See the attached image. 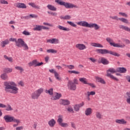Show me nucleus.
<instances>
[{"instance_id":"f257e3e1","label":"nucleus","mask_w":130,"mask_h":130,"mask_svg":"<svg viewBox=\"0 0 130 130\" xmlns=\"http://www.w3.org/2000/svg\"><path fill=\"white\" fill-rule=\"evenodd\" d=\"M4 85L5 86V91L6 93H10L14 95L19 93V88L17 87V84L14 81H5Z\"/></svg>"},{"instance_id":"f03ea898","label":"nucleus","mask_w":130,"mask_h":130,"mask_svg":"<svg viewBox=\"0 0 130 130\" xmlns=\"http://www.w3.org/2000/svg\"><path fill=\"white\" fill-rule=\"evenodd\" d=\"M77 25L79 26H81L82 27H85L86 28H93L94 30H99L100 29V26L96 23H88L86 21H81L77 23Z\"/></svg>"},{"instance_id":"7ed1b4c3","label":"nucleus","mask_w":130,"mask_h":130,"mask_svg":"<svg viewBox=\"0 0 130 130\" xmlns=\"http://www.w3.org/2000/svg\"><path fill=\"white\" fill-rule=\"evenodd\" d=\"M96 52H97V53H101V54H107L109 53V54H111L112 55H114V56H117L118 57L120 56V54L115 52L109 51L105 49H97L96 50Z\"/></svg>"},{"instance_id":"20e7f679","label":"nucleus","mask_w":130,"mask_h":130,"mask_svg":"<svg viewBox=\"0 0 130 130\" xmlns=\"http://www.w3.org/2000/svg\"><path fill=\"white\" fill-rule=\"evenodd\" d=\"M16 46L17 47H19V48H21L23 47L24 50H28L29 49V47L28 45L24 41L23 39L19 38L16 41V43L15 44Z\"/></svg>"},{"instance_id":"39448f33","label":"nucleus","mask_w":130,"mask_h":130,"mask_svg":"<svg viewBox=\"0 0 130 130\" xmlns=\"http://www.w3.org/2000/svg\"><path fill=\"white\" fill-rule=\"evenodd\" d=\"M55 2L60 6H64V7L66 8V9H73V8H78V6L74 4H72L69 3H66L62 0H55Z\"/></svg>"},{"instance_id":"423d86ee","label":"nucleus","mask_w":130,"mask_h":130,"mask_svg":"<svg viewBox=\"0 0 130 130\" xmlns=\"http://www.w3.org/2000/svg\"><path fill=\"white\" fill-rule=\"evenodd\" d=\"M43 91H44L43 88H39L30 94V98H31V99L33 100H37L40 96V95L43 93Z\"/></svg>"},{"instance_id":"0eeeda50","label":"nucleus","mask_w":130,"mask_h":130,"mask_svg":"<svg viewBox=\"0 0 130 130\" xmlns=\"http://www.w3.org/2000/svg\"><path fill=\"white\" fill-rule=\"evenodd\" d=\"M4 119L6 122H15V123H21V120L19 119H16L14 116L11 115H5L4 116Z\"/></svg>"},{"instance_id":"6e6552de","label":"nucleus","mask_w":130,"mask_h":130,"mask_svg":"<svg viewBox=\"0 0 130 130\" xmlns=\"http://www.w3.org/2000/svg\"><path fill=\"white\" fill-rule=\"evenodd\" d=\"M106 40L107 42H108V43H109L111 46H113L114 47H120V48H123V47H125V45L124 44L115 43L113 42V40L110 38H106Z\"/></svg>"},{"instance_id":"1a4fd4ad","label":"nucleus","mask_w":130,"mask_h":130,"mask_svg":"<svg viewBox=\"0 0 130 130\" xmlns=\"http://www.w3.org/2000/svg\"><path fill=\"white\" fill-rule=\"evenodd\" d=\"M57 122L58 123V124L62 127H68V126H69V124L68 123L63 122V115H59L58 116Z\"/></svg>"},{"instance_id":"9d476101","label":"nucleus","mask_w":130,"mask_h":130,"mask_svg":"<svg viewBox=\"0 0 130 130\" xmlns=\"http://www.w3.org/2000/svg\"><path fill=\"white\" fill-rule=\"evenodd\" d=\"M117 72V70H115V69L113 68H110L109 70L107 71V77H109L112 80H114L115 81H118V79L114 77L113 75H111V74H114Z\"/></svg>"},{"instance_id":"9b49d317","label":"nucleus","mask_w":130,"mask_h":130,"mask_svg":"<svg viewBox=\"0 0 130 130\" xmlns=\"http://www.w3.org/2000/svg\"><path fill=\"white\" fill-rule=\"evenodd\" d=\"M110 18L112 20H116V21H120V22H122V23H124V24H129V22L128 21V20L123 17L118 18L117 16H110Z\"/></svg>"},{"instance_id":"f8f14e48","label":"nucleus","mask_w":130,"mask_h":130,"mask_svg":"<svg viewBox=\"0 0 130 130\" xmlns=\"http://www.w3.org/2000/svg\"><path fill=\"white\" fill-rule=\"evenodd\" d=\"M43 64V62H39L37 59H34L32 61L28 63L29 67H40Z\"/></svg>"},{"instance_id":"ddd939ff","label":"nucleus","mask_w":130,"mask_h":130,"mask_svg":"<svg viewBox=\"0 0 130 130\" xmlns=\"http://www.w3.org/2000/svg\"><path fill=\"white\" fill-rule=\"evenodd\" d=\"M67 87L69 90H71L72 91H76V90H77V85L72 81H68Z\"/></svg>"},{"instance_id":"4468645a","label":"nucleus","mask_w":130,"mask_h":130,"mask_svg":"<svg viewBox=\"0 0 130 130\" xmlns=\"http://www.w3.org/2000/svg\"><path fill=\"white\" fill-rule=\"evenodd\" d=\"M61 98V93H57V92H54L51 98V100H53V101H55L56 100H58L60 98Z\"/></svg>"},{"instance_id":"2eb2a0df","label":"nucleus","mask_w":130,"mask_h":130,"mask_svg":"<svg viewBox=\"0 0 130 130\" xmlns=\"http://www.w3.org/2000/svg\"><path fill=\"white\" fill-rule=\"evenodd\" d=\"M75 47L76 48H77V49H78V50H85V49H87V46L86 45H85V44H81V43H78L77 44L75 45Z\"/></svg>"},{"instance_id":"dca6fc26","label":"nucleus","mask_w":130,"mask_h":130,"mask_svg":"<svg viewBox=\"0 0 130 130\" xmlns=\"http://www.w3.org/2000/svg\"><path fill=\"white\" fill-rule=\"evenodd\" d=\"M14 6L18 9H27V6L22 3H16L14 4Z\"/></svg>"},{"instance_id":"f3484780","label":"nucleus","mask_w":130,"mask_h":130,"mask_svg":"<svg viewBox=\"0 0 130 130\" xmlns=\"http://www.w3.org/2000/svg\"><path fill=\"white\" fill-rule=\"evenodd\" d=\"M47 43H51V44H58L59 40L56 38H53L47 40Z\"/></svg>"},{"instance_id":"a211bd4d","label":"nucleus","mask_w":130,"mask_h":130,"mask_svg":"<svg viewBox=\"0 0 130 130\" xmlns=\"http://www.w3.org/2000/svg\"><path fill=\"white\" fill-rule=\"evenodd\" d=\"M99 63H103V64H108L109 63V61L104 57H101L98 60Z\"/></svg>"},{"instance_id":"6ab92c4d","label":"nucleus","mask_w":130,"mask_h":130,"mask_svg":"<svg viewBox=\"0 0 130 130\" xmlns=\"http://www.w3.org/2000/svg\"><path fill=\"white\" fill-rule=\"evenodd\" d=\"M84 105H85V103H84V102H82L81 103L78 105H75L74 106L75 111H76L77 112H79V111H80V108L83 107Z\"/></svg>"},{"instance_id":"aec40b11","label":"nucleus","mask_w":130,"mask_h":130,"mask_svg":"<svg viewBox=\"0 0 130 130\" xmlns=\"http://www.w3.org/2000/svg\"><path fill=\"white\" fill-rule=\"evenodd\" d=\"M48 124L50 127H54L55 124H56V121L54 119H51L48 121Z\"/></svg>"},{"instance_id":"412c9836","label":"nucleus","mask_w":130,"mask_h":130,"mask_svg":"<svg viewBox=\"0 0 130 130\" xmlns=\"http://www.w3.org/2000/svg\"><path fill=\"white\" fill-rule=\"evenodd\" d=\"M119 29L121 30H124V31H126V32H129L130 33V28L123 25H120L119 26Z\"/></svg>"},{"instance_id":"4be33fe9","label":"nucleus","mask_w":130,"mask_h":130,"mask_svg":"<svg viewBox=\"0 0 130 130\" xmlns=\"http://www.w3.org/2000/svg\"><path fill=\"white\" fill-rule=\"evenodd\" d=\"M115 123H118L119 124H126L127 122H126V120H125L124 119H116Z\"/></svg>"},{"instance_id":"5701e85b","label":"nucleus","mask_w":130,"mask_h":130,"mask_svg":"<svg viewBox=\"0 0 130 130\" xmlns=\"http://www.w3.org/2000/svg\"><path fill=\"white\" fill-rule=\"evenodd\" d=\"M28 5L34 9H36V10H40V6L37 5L35 3L31 2L28 3Z\"/></svg>"},{"instance_id":"b1692460","label":"nucleus","mask_w":130,"mask_h":130,"mask_svg":"<svg viewBox=\"0 0 130 130\" xmlns=\"http://www.w3.org/2000/svg\"><path fill=\"white\" fill-rule=\"evenodd\" d=\"M95 79L96 81H97V82H98L99 83H101V84H106V82H105V81L104 79H103L101 77L95 76Z\"/></svg>"},{"instance_id":"393cba45","label":"nucleus","mask_w":130,"mask_h":130,"mask_svg":"<svg viewBox=\"0 0 130 130\" xmlns=\"http://www.w3.org/2000/svg\"><path fill=\"white\" fill-rule=\"evenodd\" d=\"M90 45L93 47H99L100 48H103V45L97 43H90Z\"/></svg>"},{"instance_id":"a878e982","label":"nucleus","mask_w":130,"mask_h":130,"mask_svg":"<svg viewBox=\"0 0 130 130\" xmlns=\"http://www.w3.org/2000/svg\"><path fill=\"white\" fill-rule=\"evenodd\" d=\"M85 114L86 116H89L92 114V108H86L85 111Z\"/></svg>"},{"instance_id":"bb28decb","label":"nucleus","mask_w":130,"mask_h":130,"mask_svg":"<svg viewBox=\"0 0 130 130\" xmlns=\"http://www.w3.org/2000/svg\"><path fill=\"white\" fill-rule=\"evenodd\" d=\"M0 77L2 80H3L4 81H8V80H9V76L7 73H3L1 74Z\"/></svg>"},{"instance_id":"cd10ccee","label":"nucleus","mask_w":130,"mask_h":130,"mask_svg":"<svg viewBox=\"0 0 130 130\" xmlns=\"http://www.w3.org/2000/svg\"><path fill=\"white\" fill-rule=\"evenodd\" d=\"M117 72H118V73H120L121 74H124L126 73V69L123 67L118 68L117 69Z\"/></svg>"},{"instance_id":"c85d7f7f","label":"nucleus","mask_w":130,"mask_h":130,"mask_svg":"<svg viewBox=\"0 0 130 130\" xmlns=\"http://www.w3.org/2000/svg\"><path fill=\"white\" fill-rule=\"evenodd\" d=\"M57 28H58L59 30H61L62 31H66L67 32L71 30L69 27H66L61 25H58Z\"/></svg>"},{"instance_id":"c756f323","label":"nucleus","mask_w":130,"mask_h":130,"mask_svg":"<svg viewBox=\"0 0 130 130\" xmlns=\"http://www.w3.org/2000/svg\"><path fill=\"white\" fill-rule=\"evenodd\" d=\"M9 43H10V41H9L8 39H6L1 42V46L4 48V47H6V45H8Z\"/></svg>"},{"instance_id":"7c9ffc66","label":"nucleus","mask_w":130,"mask_h":130,"mask_svg":"<svg viewBox=\"0 0 130 130\" xmlns=\"http://www.w3.org/2000/svg\"><path fill=\"white\" fill-rule=\"evenodd\" d=\"M60 104H61L62 105H69V104H70V101L67 100L61 99L60 100Z\"/></svg>"},{"instance_id":"2f4dec72","label":"nucleus","mask_w":130,"mask_h":130,"mask_svg":"<svg viewBox=\"0 0 130 130\" xmlns=\"http://www.w3.org/2000/svg\"><path fill=\"white\" fill-rule=\"evenodd\" d=\"M60 19L61 20H71L72 19V16L71 15H67L65 16H61Z\"/></svg>"},{"instance_id":"473e14b6","label":"nucleus","mask_w":130,"mask_h":130,"mask_svg":"<svg viewBox=\"0 0 130 130\" xmlns=\"http://www.w3.org/2000/svg\"><path fill=\"white\" fill-rule=\"evenodd\" d=\"M95 116L98 119H102L103 118V115H102V113L100 112H96Z\"/></svg>"},{"instance_id":"72a5a7b5","label":"nucleus","mask_w":130,"mask_h":130,"mask_svg":"<svg viewBox=\"0 0 130 130\" xmlns=\"http://www.w3.org/2000/svg\"><path fill=\"white\" fill-rule=\"evenodd\" d=\"M79 81L81 83H83V84H85V85H87L88 83L87 79L85 78H79Z\"/></svg>"},{"instance_id":"f704fd0d","label":"nucleus","mask_w":130,"mask_h":130,"mask_svg":"<svg viewBox=\"0 0 130 130\" xmlns=\"http://www.w3.org/2000/svg\"><path fill=\"white\" fill-rule=\"evenodd\" d=\"M15 69L16 70V71H19L21 73L24 72V68L21 66H15Z\"/></svg>"},{"instance_id":"c9c22d12","label":"nucleus","mask_w":130,"mask_h":130,"mask_svg":"<svg viewBox=\"0 0 130 130\" xmlns=\"http://www.w3.org/2000/svg\"><path fill=\"white\" fill-rule=\"evenodd\" d=\"M47 7L48 9L50 11H55L57 10L56 8H55L54 6H52L51 5H48Z\"/></svg>"},{"instance_id":"e433bc0d","label":"nucleus","mask_w":130,"mask_h":130,"mask_svg":"<svg viewBox=\"0 0 130 130\" xmlns=\"http://www.w3.org/2000/svg\"><path fill=\"white\" fill-rule=\"evenodd\" d=\"M4 72L6 74H9L10 73H12V72H13V69L10 68H7L4 69Z\"/></svg>"},{"instance_id":"4c0bfd02","label":"nucleus","mask_w":130,"mask_h":130,"mask_svg":"<svg viewBox=\"0 0 130 130\" xmlns=\"http://www.w3.org/2000/svg\"><path fill=\"white\" fill-rule=\"evenodd\" d=\"M4 58L5 59H7L8 61H9L10 62H13L14 61V59H13V57H9L6 55L4 56Z\"/></svg>"},{"instance_id":"58836bf2","label":"nucleus","mask_w":130,"mask_h":130,"mask_svg":"<svg viewBox=\"0 0 130 130\" xmlns=\"http://www.w3.org/2000/svg\"><path fill=\"white\" fill-rule=\"evenodd\" d=\"M54 75L56 80H57L58 81H60L61 80V77H60V76H59V74H58L57 72H56Z\"/></svg>"},{"instance_id":"ea45409f","label":"nucleus","mask_w":130,"mask_h":130,"mask_svg":"<svg viewBox=\"0 0 130 130\" xmlns=\"http://www.w3.org/2000/svg\"><path fill=\"white\" fill-rule=\"evenodd\" d=\"M47 52L48 53H57V50L53 49H50L47 50Z\"/></svg>"},{"instance_id":"a19ab883","label":"nucleus","mask_w":130,"mask_h":130,"mask_svg":"<svg viewBox=\"0 0 130 130\" xmlns=\"http://www.w3.org/2000/svg\"><path fill=\"white\" fill-rule=\"evenodd\" d=\"M46 93L47 94H49V95H51L52 96V95H53V88H50L49 90H46Z\"/></svg>"},{"instance_id":"79ce46f5","label":"nucleus","mask_w":130,"mask_h":130,"mask_svg":"<svg viewBox=\"0 0 130 130\" xmlns=\"http://www.w3.org/2000/svg\"><path fill=\"white\" fill-rule=\"evenodd\" d=\"M87 95L88 96V97H90V96H94V95H95V94H96V92H95V91H87L86 92Z\"/></svg>"},{"instance_id":"37998d69","label":"nucleus","mask_w":130,"mask_h":130,"mask_svg":"<svg viewBox=\"0 0 130 130\" xmlns=\"http://www.w3.org/2000/svg\"><path fill=\"white\" fill-rule=\"evenodd\" d=\"M66 68H68L69 70H74L75 69V66L74 65H66V64H63Z\"/></svg>"},{"instance_id":"c03bdc74","label":"nucleus","mask_w":130,"mask_h":130,"mask_svg":"<svg viewBox=\"0 0 130 130\" xmlns=\"http://www.w3.org/2000/svg\"><path fill=\"white\" fill-rule=\"evenodd\" d=\"M35 31H41L42 27L41 25H36V27L34 28Z\"/></svg>"},{"instance_id":"a18cd8bd","label":"nucleus","mask_w":130,"mask_h":130,"mask_svg":"<svg viewBox=\"0 0 130 130\" xmlns=\"http://www.w3.org/2000/svg\"><path fill=\"white\" fill-rule=\"evenodd\" d=\"M68 73H69V74H75V75H79V74H80V72L76 71H75V70L68 71Z\"/></svg>"},{"instance_id":"49530a36","label":"nucleus","mask_w":130,"mask_h":130,"mask_svg":"<svg viewBox=\"0 0 130 130\" xmlns=\"http://www.w3.org/2000/svg\"><path fill=\"white\" fill-rule=\"evenodd\" d=\"M118 14H119V16H121L122 17H124L125 18H127V17H128L127 14L125 13L119 12Z\"/></svg>"},{"instance_id":"de8ad7c7","label":"nucleus","mask_w":130,"mask_h":130,"mask_svg":"<svg viewBox=\"0 0 130 130\" xmlns=\"http://www.w3.org/2000/svg\"><path fill=\"white\" fill-rule=\"evenodd\" d=\"M67 23L70 25V26H72V27H74L75 28L77 27V25L72 21H67Z\"/></svg>"},{"instance_id":"09e8293b","label":"nucleus","mask_w":130,"mask_h":130,"mask_svg":"<svg viewBox=\"0 0 130 130\" xmlns=\"http://www.w3.org/2000/svg\"><path fill=\"white\" fill-rule=\"evenodd\" d=\"M6 110H7V111H11V110H13V108H12V106H11V105H8L6 107Z\"/></svg>"},{"instance_id":"8fccbe9b","label":"nucleus","mask_w":130,"mask_h":130,"mask_svg":"<svg viewBox=\"0 0 130 130\" xmlns=\"http://www.w3.org/2000/svg\"><path fill=\"white\" fill-rule=\"evenodd\" d=\"M67 110L69 112H71V113H74V109L72 108V107H69L67 109Z\"/></svg>"},{"instance_id":"3c124183","label":"nucleus","mask_w":130,"mask_h":130,"mask_svg":"<svg viewBox=\"0 0 130 130\" xmlns=\"http://www.w3.org/2000/svg\"><path fill=\"white\" fill-rule=\"evenodd\" d=\"M0 3L2 5H9V3L6 0H0Z\"/></svg>"},{"instance_id":"603ef678","label":"nucleus","mask_w":130,"mask_h":130,"mask_svg":"<svg viewBox=\"0 0 130 130\" xmlns=\"http://www.w3.org/2000/svg\"><path fill=\"white\" fill-rule=\"evenodd\" d=\"M71 124L72 128H73L74 129H77V126H76V124L74 123V122H71Z\"/></svg>"},{"instance_id":"864d4df0","label":"nucleus","mask_w":130,"mask_h":130,"mask_svg":"<svg viewBox=\"0 0 130 130\" xmlns=\"http://www.w3.org/2000/svg\"><path fill=\"white\" fill-rule=\"evenodd\" d=\"M22 34H23V35H25V36H29V35H30V32H29L28 31H27L26 30H24L22 32Z\"/></svg>"},{"instance_id":"5fc2aeb1","label":"nucleus","mask_w":130,"mask_h":130,"mask_svg":"<svg viewBox=\"0 0 130 130\" xmlns=\"http://www.w3.org/2000/svg\"><path fill=\"white\" fill-rule=\"evenodd\" d=\"M87 85H88L89 86H90V87H91V88H96V86H95V84H94V83H88Z\"/></svg>"},{"instance_id":"6e6d98bb","label":"nucleus","mask_w":130,"mask_h":130,"mask_svg":"<svg viewBox=\"0 0 130 130\" xmlns=\"http://www.w3.org/2000/svg\"><path fill=\"white\" fill-rule=\"evenodd\" d=\"M43 25H45V26H49L50 27H53V25L46 22H44Z\"/></svg>"},{"instance_id":"4d7b16f0","label":"nucleus","mask_w":130,"mask_h":130,"mask_svg":"<svg viewBox=\"0 0 130 130\" xmlns=\"http://www.w3.org/2000/svg\"><path fill=\"white\" fill-rule=\"evenodd\" d=\"M29 17H31V18H36L38 17V15L36 14H30Z\"/></svg>"},{"instance_id":"13d9d810","label":"nucleus","mask_w":130,"mask_h":130,"mask_svg":"<svg viewBox=\"0 0 130 130\" xmlns=\"http://www.w3.org/2000/svg\"><path fill=\"white\" fill-rule=\"evenodd\" d=\"M17 40L15 38H10L9 41H12V42H15V44L17 43Z\"/></svg>"},{"instance_id":"bf43d9fd","label":"nucleus","mask_w":130,"mask_h":130,"mask_svg":"<svg viewBox=\"0 0 130 130\" xmlns=\"http://www.w3.org/2000/svg\"><path fill=\"white\" fill-rule=\"evenodd\" d=\"M89 59L92 61V62H96L97 61V60H96L95 58L93 57H90L89 58Z\"/></svg>"},{"instance_id":"052dcab7","label":"nucleus","mask_w":130,"mask_h":130,"mask_svg":"<svg viewBox=\"0 0 130 130\" xmlns=\"http://www.w3.org/2000/svg\"><path fill=\"white\" fill-rule=\"evenodd\" d=\"M49 71L50 73H51V74H54V75L57 72L56 71L54 70V69H50Z\"/></svg>"},{"instance_id":"680f3d73","label":"nucleus","mask_w":130,"mask_h":130,"mask_svg":"<svg viewBox=\"0 0 130 130\" xmlns=\"http://www.w3.org/2000/svg\"><path fill=\"white\" fill-rule=\"evenodd\" d=\"M73 84H74L75 85H76V84L78 85V84H79V83L78 82V79L76 78L73 79Z\"/></svg>"},{"instance_id":"e2e57ef3","label":"nucleus","mask_w":130,"mask_h":130,"mask_svg":"<svg viewBox=\"0 0 130 130\" xmlns=\"http://www.w3.org/2000/svg\"><path fill=\"white\" fill-rule=\"evenodd\" d=\"M19 86H21V87H24V82L23 81H20L18 83Z\"/></svg>"},{"instance_id":"0e129e2a","label":"nucleus","mask_w":130,"mask_h":130,"mask_svg":"<svg viewBox=\"0 0 130 130\" xmlns=\"http://www.w3.org/2000/svg\"><path fill=\"white\" fill-rule=\"evenodd\" d=\"M126 98H130V91H127L126 93Z\"/></svg>"},{"instance_id":"69168bd1","label":"nucleus","mask_w":130,"mask_h":130,"mask_svg":"<svg viewBox=\"0 0 130 130\" xmlns=\"http://www.w3.org/2000/svg\"><path fill=\"white\" fill-rule=\"evenodd\" d=\"M126 80L128 82V83H130V76L127 75L125 77Z\"/></svg>"},{"instance_id":"338daca9","label":"nucleus","mask_w":130,"mask_h":130,"mask_svg":"<svg viewBox=\"0 0 130 130\" xmlns=\"http://www.w3.org/2000/svg\"><path fill=\"white\" fill-rule=\"evenodd\" d=\"M48 60H49V56H47L45 57V61L48 62Z\"/></svg>"},{"instance_id":"774afa93","label":"nucleus","mask_w":130,"mask_h":130,"mask_svg":"<svg viewBox=\"0 0 130 130\" xmlns=\"http://www.w3.org/2000/svg\"><path fill=\"white\" fill-rule=\"evenodd\" d=\"M126 101L128 104H130V98H127Z\"/></svg>"}]
</instances>
